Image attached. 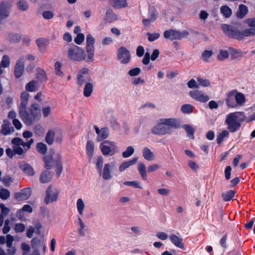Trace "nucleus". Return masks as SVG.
<instances>
[{
	"mask_svg": "<svg viewBox=\"0 0 255 255\" xmlns=\"http://www.w3.org/2000/svg\"><path fill=\"white\" fill-rule=\"evenodd\" d=\"M20 118L24 123L28 126H32L35 122L39 120L40 110L38 104L31 105L29 109L25 108L18 110Z\"/></svg>",
	"mask_w": 255,
	"mask_h": 255,
	"instance_id": "1",
	"label": "nucleus"
},
{
	"mask_svg": "<svg viewBox=\"0 0 255 255\" xmlns=\"http://www.w3.org/2000/svg\"><path fill=\"white\" fill-rule=\"evenodd\" d=\"M246 116L243 112H235L226 115L225 124L227 129L231 133L238 131L242 126V123L245 120Z\"/></svg>",
	"mask_w": 255,
	"mask_h": 255,
	"instance_id": "2",
	"label": "nucleus"
},
{
	"mask_svg": "<svg viewBox=\"0 0 255 255\" xmlns=\"http://www.w3.org/2000/svg\"><path fill=\"white\" fill-rule=\"evenodd\" d=\"M102 154L106 156H112L118 152V148L115 141L105 140L99 145Z\"/></svg>",
	"mask_w": 255,
	"mask_h": 255,
	"instance_id": "3",
	"label": "nucleus"
},
{
	"mask_svg": "<svg viewBox=\"0 0 255 255\" xmlns=\"http://www.w3.org/2000/svg\"><path fill=\"white\" fill-rule=\"evenodd\" d=\"M67 54L68 58L72 61H81L86 57L85 51L75 45L68 49Z\"/></svg>",
	"mask_w": 255,
	"mask_h": 255,
	"instance_id": "4",
	"label": "nucleus"
},
{
	"mask_svg": "<svg viewBox=\"0 0 255 255\" xmlns=\"http://www.w3.org/2000/svg\"><path fill=\"white\" fill-rule=\"evenodd\" d=\"M221 28L225 34L229 38L238 39H243V35L240 29L236 26L227 24L221 25Z\"/></svg>",
	"mask_w": 255,
	"mask_h": 255,
	"instance_id": "5",
	"label": "nucleus"
},
{
	"mask_svg": "<svg viewBox=\"0 0 255 255\" xmlns=\"http://www.w3.org/2000/svg\"><path fill=\"white\" fill-rule=\"evenodd\" d=\"M86 52L87 56L86 61L87 62H92L94 60L95 54V48L94 44L95 43V39L91 34H87L86 36Z\"/></svg>",
	"mask_w": 255,
	"mask_h": 255,
	"instance_id": "6",
	"label": "nucleus"
},
{
	"mask_svg": "<svg viewBox=\"0 0 255 255\" xmlns=\"http://www.w3.org/2000/svg\"><path fill=\"white\" fill-rule=\"evenodd\" d=\"M151 132L155 135H163L171 134L172 130L163 124V122L161 121V119H160L159 122L152 128Z\"/></svg>",
	"mask_w": 255,
	"mask_h": 255,
	"instance_id": "7",
	"label": "nucleus"
},
{
	"mask_svg": "<svg viewBox=\"0 0 255 255\" xmlns=\"http://www.w3.org/2000/svg\"><path fill=\"white\" fill-rule=\"evenodd\" d=\"M12 2L10 0H2L0 2V20L9 16V10L11 7Z\"/></svg>",
	"mask_w": 255,
	"mask_h": 255,
	"instance_id": "8",
	"label": "nucleus"
},
{
	"mask_svg": "<svg viewBox=\"0 0 255 255\" xmlns=\"http://www.w3.org/2000/svg\"><path fill=\"white\" fill-rule=\"evenodd\" d=\"M117 58L122 64H128L131 58L129 51L125 47H121L118 50Z\"/></svg>",
	"mask_w": 255,
	"mask_h": 255,
	"instance_id": "9",
	"label": "nucleus"
},
{
	"mask_svg": "<svg viewBox=\"0 0 255 255\" xmlns=\"http://www.w3.org/2000/svg\"><path fill=\"white\" fill-rule=\"evenodd\" d=\"M59 195V191L51 186L48 187L46 191V196L44 198V202L46 204L57 201Z\"/></svg>",
	"mask_w": 255,
	"mask_h": 255,
	"instance_id": "10",
	"label": "nucleus"
},
{
	"mask_svg": "<svg viewBox=\"0 0 255 255\" xmlns=\"http://www.w3.org/2000/svg\"><path fill=\"white\" fill-rule=\"evenodd\" d=\"M190 96L196 101L206 103L209 100V97L202 91L195 90L189 92Z\"/></svg>",
	"mask_w": 255,
	"mask_h": 255,
	"instance_id": "11",
	"label": "nucleus"
},
{
	"mask_svg": "<svg viewBox=\"0 0 255 255\" xmlns=\"http://www.w3.org/2000/svg\"><path fill=\"white\" fill-rule=\"evenodd\" d=\"M94 128L97 135L96 140L98 142H102L105 140L109 135V129L107 127L102 128L100 129L97 126L94 125Z\"/></svg>",
	"mask_w": 255,
	"mask_h": 255,
	"instance_id": "12",
	"label": "nucleus"
},
{
	"mask_svg": "<svg viewBox=\"0 0 255 255\" xmlns=\"http://www.w3.org/2000/svg\"><path fill=\"white\" fill-rule=\"evenodd\" d=\"M31 189L27 187L22 189L19 192L14 194V198L18 201L26 200L31 195Z\"/></svg>",
	"mask_w": 255,
	"mask_h": 255,
	"instance_id": "13",
	"label": "nucleus"
},
{
	"mask_svg": "<svg viewBox=\"0 0 255 255\" xmlns=\"http://www.w3.org/2000/svg\"><path fill=\"white\" fill-rule=\"evenodd\" d=\"M158 12L153 6H150L148 8V18H143L142 22L146 26H149L150 22H153L157 18Z\"/></svg>",
	"mask_w": 255,
	"mask_h": 255,
	"instance_id": "14",
	"label": "nucleus"
},
{
	"mask_svg": "<svg viewBox=\"0 0 255 255\" xmlns=\"http://www.w3.org/2000/svg\"><path fill=\"white\" fill-rule=\"evenodd\" d=\"M236 90H233L227 93V97L225 99L226 106L229 108H236L238 104L235 102V94Z\"/></svg>",
	"mask_w": 255,
	"mask_h": 255,
	"instance_id": "15",
	"label": "nucleus"
},
{
	"mask_svg": "<svg viewBox=\"0 0 255 255\" xmlns=\"http://www.w3.org/2000/svg\"><path fill=\"white\" fill-rule=\"evenodd\" d=\"M24 70V62L23 58H19L16 62L14 71V75L16 78H20L23 74Z\"/></svg>",
	"mask_w": 255,
	"mask_h": 255,
	"instance_id": "16",
	"label": "nucleus"
},
{
	"mask_svg": "<svg viewBox=\"0 0 255 255\" xmlns=\"http://www.w3.org/2000/svg\"><path fill=\"white\" fill-rule=\"evenodd\" d=\"M161 121L163 122L166 126L169 127L170 128H178L180 127L181 121L179 119L174 118H163L161 119Z\"/></svg>",
	"mask_w": 255,
	"mask_h": 255,
	"instance_id": "17",
	"label": "nucleus"
},
{
	"mask_svg": "<svg viewBox=\"0 0 255 255\" xmlns=\"http://www.w3.org/2000/svg\"><path fill=\"white\" fill-rule=\"evenodd\" d=\"M14 131V128L11 126V124L9 122H4L1 125L0 133L4 135H9L13 133Z\"/></svg>",
	"mask_w": 255,
	"mask_h": 255,
	"instance_id": "18",
	"label": "nucleus"
},
{
	"mask_svg": "<svg viewBox=\"0 0 255 255\" xmlns=\"http://www.w3.org/2000/svg\"><path fill=\"white\" fill-rule=\"evenodd\" d=\"M178 35V31L172 29L165 30L163 33L165 38L171 40H179Z\"/></svg>",
	"mask_w": 255,
	"mask_h": 255,
	"instance_id": "19",
	"label": "nucleus"
},
{
	"mask_svg": "<svg viewBox=\"0 0 255 255\" xmlns=\"http://www.w3.org/2000/svg\"><path fill=\"white\" fill-rule=\"evenodd\" d=\"M169 239L171 243L176 247L181 249H184V246L182 238H180L176 235L172 234L169 236Z\"/></svg>",
	"mask_w": 255,
	"mask_h": 255,
	"instance_id": "20",
	"label": "nucleus"
},
{
	"mask_svg": "<svg viewBox=\"0 0 255 255\" xmlns=\"http://www.w3.org/2000/svg\"><path fill=\"white\" fill-rule=\"evenodd\" d=\"M54 158L56 165V172L57 177H59L61 175L63 170V166L61 163V157L59 153H56Z\"/></svg>",
	"mask_w": 255,
	"mask_h": 255,
	"instance_id": "21",
	"label": "nucleus"
},
{
	"mask_svg": "<svg viewBox=\"0 0 255 255\" xmlns=\"http://www.w3.org/2000/svg\"><path fill=\"white\" fill-rule=\"evenodd\" d=\"M29 98V94L25 91L22 92L21 94V103L18 106V110L27 108L28 101Z\"/></svg>",
	"mask_w": 255,
	"mask_h": 255,
	"instance_id": "22",
	"label": "nucleus"
},
{
	"mask_svg": "<svg viewBox=\"0 0 255 255\" xmlns=\"http://www.w3.org/2000/svg\"><path fill=\"white\" fill-rule=\"evenodd\" d=\"M137 157L132 158L131 160H128L123 162L119 166V170L120 172H123L129 166L134 165L137 161Z\"/></svg>",
	"mask_w": 255,
	"mask_h": 255,
	"instance_id": "23",
	"label": "nucleus"
},
{
	"mask_svg": "<svg viewBox=\"0 0 255 255\" xmlns=\"http://www.w3.org/2000/svg\"><path fill=\"white\" fill-rule=\"evenodd\" d=\"M111 165L110 163H106L102 171V178L104 180H110L112 178L111 175Z\"/></svg>",
	"mask_w": 255,
	"mask_h": 255,
	"instance_id": "24",
	"label": "nucleus"
},
{
	"mask_svg": "<svg viewBox=\"0 0 255 255\" xmlns=\"http://www.w3.org/2000/svg\"><path fill=\"white\" fill-rule=\"evenodd\" d=\"M53 173L49 171H44L40 177V181L42 183L49 182L52 178Z\"/></svg>",
	"mask_w": 255,
	"mask_h": 255,
	"instance_id": "25",
	"label": "nucleus"
},
{
	"mask_svg": "<svg viewBox=\"0 0 255 255\" xmlns=\"http://www.w3.org/2000/svg\"><path fill=\"white\" fill-rule=\"evenodd\" d=\"M94 151V145L93 142L91 140H88L86 143V151L90 160L93 157Z\"/></svg>",
	"mask_w": 255,
	"mask_h": 255,
	"instance_id": "26",
	"label": "nucleus"
},
{
	"mask_svg": "<svg viewBox=\"0 0 255 255\" xmlns=\"http://www.w3.org/2000/svg\"><path fill=\"white\" fill-rule=\"evenodd\" d=\"M235 102L238 104V106H242L245 103L246 99L244 95L241 93L238 92L236 90V92L235 94Z\"/></svg>",
	"mask_w": 255,
	"mask_h": 255,
	"instance_id": "27",
	"label": "nucleus"
},
{
	"mask_svg": "<svg viewBox=\"0 0 255 255\" xmlns=\"http://www.w3.org/2000/svg\"><path fill=\"white\" fill-rule=\"evenodd\" d=\"M248 7L243 4L239 5V9L237 12V16L239 18H243L248 13Z\"/></svg>",
	"mask_w": 255,
	"mask_h": 255,
	"instance_id": "28",
	"label": "nucleus"
},
{
	"mask_svg": "<svg viewBox=\"0 0 255 255\" xmlns=\"http://www.w3.org/2000/svg\"><path fill=\"white\" fill-rule=\"evenodd\" d=\"M142 155L143 157L148 161L152 160L154 156L153 153L147 147H145L143 148Z\"/></svg>",
	"mask_w": 255,
	"mask_h": 255,
	"instance_id": "29",
	"label": "nucleus"
},
{
	"mask_svg": "<svg viewBox=\"0 0 255 255\" xmlns=\"http://www.w3.org/2000/svg\"><path fill=\"white\" fill-rule=\"evenodd\" d=\"M93 91V85L90 82L86 83L83 91V94L85 97H90Z\"/></svg>",
	"mask_w": 255,
	"mask_h": 255,
	"instance_id": "30",
	"label": "nucleus"
},
{
	"mask_svg": "<svg viewBox=\"0 0 255 255\" xmlns=\"http://www.w3.org/2000/svg\"><path fill=\"white\" fill-rule=\"evenodd\" d=\"M44 243L42 238H34L31 241V247L32 249H38Z\"/></svg>",
	"mask_w": 255,
	"mask_h": 255,
	"instance_id": "31",
	"label": "nucleus"
},
{
	"mask_svg": "<svg viewBox=\"0 0 255 255\" xmlns=\"http://www.w3.org/2000/svg\"><path fill=\"white\" fill-rule=\"evenodd\" d=\"M194 107L191 104H186L181 107V111L184 114H191L193 112Z\"/></svg>",
	"mask_w": 255,
	"mask_h": 255,
	"instance_id": "32",
	"label": "nucleus"
},
{
	"mask_svg": "<svg viewBox=\"0 0 255 255\" xmlns=\"http://www.w3.org/2000/svg\"><path fill=\"white\" fill-rule=\"evenodd\" d=\"M36 77L40 81H44L47 80V76L45 71L40 68H37Z\"/></svg>",
	"mask_w": 255,
	"mask_h": 255,
	"instance_id": "33",
	"label": "nucleus"
},
{
	"mask_svg": "<svg viewBox=\"0 0 255 255\" xmlns=\"http://www.w3.org/2000/svg\"><path fill=\"white\" fill-rule=\"evenodd\" d=\"M44 161L45 164V168L47 170L51 169L53 166V157L51 155L45 156L43 157Z\"/></svg>",
	"mask_w": 255,
	"mask_h": 255,
	"instance_id": "34",
	"label": "nucleus"
},
{
	"mask_svg": "<svg viewBox=\"0 0 255 255\" xmlns=\"http://www.w3.org/2000/svg\"><path fill=\"white\" fill-rule=\"evenodd\" d=\"M138 170L142 178L144 180H146L147 179V174L146 173L145 165L143 162L138 163Z\"/></svg>",
	"mask_w": 255,
	"mask_h": 255,
	"instance_id": "35",
	"label": "nucleus"
},
{
	"mask_svg": "<svg viewBox=\"0 0 255 255\" xmlns=\"http://www.w3.org/2000/svg\"><path fill=\"white\" fill-rule=\"evenodd\" d=\"M235 192L233 190H229L222 194V197L225 201H230L234 197Z\"/></svg>",
	"mask_w": 255,
	"mask_h": 255,
	"instance_id": "36",
	"label": "nucleus"
},
{
	"mask_svg": "<svg viewBox=\"0 0 255 255\" xmlns=\"http://www.w3.org/2000/svg\"><path fill=\"white\" fill-rule=\"evenodd\" d=\"M183 128L186 131L187 136L193 139L194 138V134L195 133L194 128L190 125H184Z\"/></svg>",
	"mask_w": 255,
	"mask_h": 255,
	"instance_id": "37",
	"label": "nucleus"
},
{
	"mask_svg": "<svg viewBox=\"0 0 255 255\" xmlns=\"http://www.w3.org/2000/svg\"><path fill=\"white\" fill-rule=\"evenodd\" d=\"M76 207L78 213L82 216L85 208V204L82 198H79L76 202Z\"/></svg>",
	"mask_w": 255,
	"mask_h": 255,
	"instance_id": "38",
	"label": "nucleus"
},
{
	"mask_svg": "<svg viewBox=\"0 0 255 255\" xmlns=\"http://www.w3.org/2000/svg\"><path fill=\"white\" fill-rule=\"evenodd\" d=\"M105 19L107 21L111 22L117 19V15L111 9H108L106 13Z\"/></svg>",
	"mask_w": 255,
	"mask_h": 255,
	"instance_id": "39",
	"label": "nucleus"
},
{
	"mask_svg": "<svg viewBox=\"0 0 255 255\" xmlns=\"http://www.w3.org/2000/svg\"><path fill=\"white\" fill-rule=\"evenodd\" d=\"M220 11L223 15L227 18L230 17L232 13L231 9L227 5L221 6Z\"/></svg>",
	"mask_w": 255,
	"mask_h": 255,
	"instance_id": "40",
	"label": "nucleus"
},
{
	"mask_svg": "<svg viewBox=\"0 0 255 255\" xmlns=\"http://www.w3.org/2000/svg\"><path fill=\"white\" fill-rule=\"evenodd\" d=\"M23 171L28 175L33 176L34 174V171L33 168L28 164H24L22 168Z\"/></svg>",
	"mask_w": 255,
	"mask_h": 255,
	"instance_id": "41",
	"label": "nucleus"
},
{
	"mask_svg": "<svg viewBox=\"0 0 255 255\" xmlns=\"http://www.w3.org/2000/svg\"><path fill=\"white\" fill-rule=\"evenodd\" d=\"M36 149L39 153L45 154L47 150V145L43 142H38L36 145Z\"/></svg>",
	"mask_w": 255,
	"mask_h": 255,
	"instance_id": "42",
	"label": "nucleus"
},
{
	"mask_svg": "<svg viewBox=\"0 0 255 255\" xmlns=\"http://www.w3.org/2000/svg\"><path fill=\"white\" fill-rule=\"evenodd\" d=\"M55 136V132L50 130L48 131L45 136V141L49 145H51L53 142L54 137Z\"/></svg>",
	"mask_w": 255,
	"mask_h": 255,
	"instance_id": "43",
	"label": "nucleus"
},
{
	"mask_svg": "<svg viewBox=\"0 0 255 255\" xmlns=\"http://www.w3.org/2000/svg\"><path fill=\"white\" fill-rule=\"evenodd\" d=\"M62 63L59 61L55 62L54 64V70L55 74L57 76L63 77V72L61 70Z\"/></svg>",
	"mask_w": 255,
	"mask_h": 255,
	"instance_id": "44",
	"label": "nucleus"
},
{
	"mask_svg": "<svg viewBox=\"0 0 255 255\" xmlns=\"http://www.w3.org/2000/svg\"><path fill=\"white\" fill-rule=\"evenodd\" d=\"M134 149L132 146L127 147L126 150L122 152V156L124 158H128L131 156L134 153Z\"/></svg>",
	"mask_w": 255,
	"mask_h": 255,
	"instance_id": "45",
	"label": "nucleus"
},
{
	"mask_svg": "<svg viewBox=\"0 0 255 255\" xmlns=\"http://www.w3.org/2000/svg\"><path fill=\"white\" fill-rule=\"evenodd\" d=\"M229 135V131L227 130H224L220 132L217 137V142L220 144L223 141L225 137H228Z\"/></svg>",
	"mask_w": 255,
	"mask_h": 255,
	"instance_id": "46",
	"label": "nucleus"
},
{
	"mask_svg": "<svg viewBox=\"0 0 255 255\" xmlns=\"http://www.w3.org/2000/svg\"><path fill=\"white\" fill-rule=\"evenodd\" d=\"M18 9L21 11L26 10L28 8V3L24 0H20L17 3Z\"/></svg>",
	"mask_w": 255,
	"mask_h": 255,
	"instance_id": "47",
	"label": "nucleus"
},
{
	"mask_svg": "<svg viewBox=\"0 0 255 255\" xmlns=\"http://www.w3.org/2000/svg\"><path fill=\"white\" fill-rule=\"evenodd\" d=\"M103 158L101 155L98 157L96 163V166L98 170V172L101 174L102 171V167L103 165Z\"/></svg>",
	"mask_w": 255,
	"mask_h": 255,
	"instance_id": "48",
	"label": "nucleus"
},
{
	"mask_svg": "<svg viewBox=\"0 0 255 255\" xmlns=\"http://www.w3.org/2000/svg\"><path fill=\"white\" fill-rule=\"evenodd\" d=\"M243 39L245 36H254L255 35V28L250 27V28L245 29L242 32Z\"/></svg>",
	"mask_w": 255,
	"mask_h": 255,
	"instance_id": "49",
	"label": "nucleus"
},
{
	"mask_svg": "<svg viewBox=\"0 0 255 255\" xmlns=\"http://www.w3.org/2000/svg\"><path fill=\"white\" fill-rule=\"evenodd\" d=\"M229 52L227 50H220L217 56V58L220 61H223L229 58Z\"/></svg>",
	"mask_w": 255,
	"mask_h": 255,
	"instance_id": "50",
	"label": "nucleus"
},
{
	"mask_svg": "<svg viewBox=\"0 0 255 255\" xmlns=\"http://www.w3.org/2000/svg\"><path fill=\"white\" fill-rule=\"evenodd\" d=\"M10 196V192L9 190L5 188H1L0 189V198L2 200H6Z\"/></svg>",
	"mask_w": 255,
	"mask_h": 255,
	"instance_id": "51",
	"label": "nucleus"
},
{
	"mask_svg": "<svg viewBox=\"0 0 255 255\" xmlns=\"http://www.w3.org/2000/svg\"><path fill=\"white\" fill-rule=\"evenodd\" d=\"M126 0H114V5L116 8L125 7L127 5Z\"/></svg>",
	"mask_w": 255,
	"mask_h": 255,
	"instance_id": "52",
	"label": "nucleus"
},
{
	"mask_svg": "<svg viewBox=\"0 0 255 255\" xmlns=\"http://www.w3.org/2000/svg\"><path fill=\"white\" fill-rule=\"evenodd\" d=\"M110 123L111 127L114 130H118L120 126L117 122V120L116 117L112 116L110 119Z\"/></svg>",
	"mask_w": 255,
	"mask_h": 255,
	"instance_id": "53",
	"label": "nucleus"
},
{
	"mask_svg": "<svg viewBox=\"0 0 255 255\" xmlns=\"http://www.w3.org/2000/svg\"><path fill=\"white\" fill-rule=\"evenodd\" d=\"M36 82L35 81H32L27 83L25 86V89L28 92H34L36 90Z\"/></svg>",
	"mask_w": 255,
	"mask_h": 255,
	"instance_id": "54",
	"label": "nucleus"
},
{
	"mask_svg": "<svg viewBox=\"0 0 255 255\" xmlns=\"http://www.w3.org/2000/svg\"><path fill=\"white\" fill-rule=\"evenodd\" d=\"M147 35H148V40L150 42L154 41L160 37V33L158 32L150 33L147 32Z\"/></svg>",
	"mask_w": 255,
	"mask_h": 255,
	"instance_id": "55",
	"label": "nucleus"
},
{
	"mask_svg": "<svg viewBox=\"0 0 255 255\" xmlns=\"http://www.w3.org/2000/svg\"><path fill=\"white\" fill-rule=\"evenodd\" d=\"M9 64L10 61L9 57L6 55H3L0 63L1 66L3 68H7L9 67Z\"/></svg>",
	"mask_w": 255,
	"mask_h": 255,
	"instance_id": "56",
	"label": "nucleus"
},
{
	"mask_svg": "<svg viewBox=\"0 0 255 255\" xmlns=\"http://www.w3.org/2000/svg\"><path fill=\"white\" fill-rule=\"evenodd\" d=\"M33 129L35 134L38 136L42 135L44 133L43 128L39 124L35 125Z\"/></svg>",
	"mask_w": 255,
	"mask_h": 255,
	"instance_id": "57",
	"label": "nucleus"
},
{
	"mask_svg": "<svg viewBox=\"0 0 255 255\" xmlns=\"http://www.w3.org/2000/svg\"><path fill=\"white\" fill-rule=\"evenodd\" d=\"M0 209L1 210L0 216H2L3 217L6 216L10 212L9 209L6 207L2 203L0 204Z\"/></svg>",
	"mask_w": 255,
	"mask_h": 255,
	"instance_id": "58",
	"label": "nucleus"
},
{
	"mask_svg": "<svg viewBox=\"0 0 255 255\" xmlns=\"http://www.w3.org/2000/svg\"><path fill=\"white\" fill-rule=\"evenodd\" d=\"M197 82L200 86L204 87H208L210 85V82L208 79L200 77L197 78Z\"/></svg>",
	"mask_w": 255,
	"mask_h": 255,
	"instance_id": "59",
	"label": "nucleus"
},
{
	"mask_svg": "<svg viewBox=\"0 0 255 255\" xmlns=\"http://www.w3.org/2000/svg\"><path fill=\"white\" fill-rule=\"evenodd\" d=\"M212 54L213 52L212 50H205L202 54V58L204 61L208 62L209 58Z\"/></svg>",
	"mask_w": 255,
	"mask_h": 255,
	"instance_id": "60",
	"label": "nucleus"
},
{
	"mask_svg": "<svg viewBox=\"0 0 255 255\" xmlns=\"http://www.w3.org/2000/svg\"><path fill=\"white\" fill-rule=\"evenodd\" d=\"M125 185L132 186L135 188L140 189L141 188V186L139 185V182L137 181H125L123 183Z\"/></svg>",
	"mask_w": 255,
	"mask_h": 255,
	"instance_id": "61",
	"label": "nucleus"
},
{
	"mask_svg": "<svg viewBox=\"0 0 255 255\" xmlns=\"http://www.w3.org/2000/svg\"><path fill=\"white\" fill-rule=\"evenodd\" d=\"M9 37L10 40L13 42H18L21 39V35L18 33L11 34Z\"/></svg>",
	"mask_w": 255,
	"mask_h": 255,
	"instance_id": "62",
	"label": "nucleus"
},
{
	"mask_svg": "<svg viewBox=\"0 0 255 255\" xmlns=\"http://www.w3.org/2000/svg\"><path fill=\"white\" fill-rule=\"evenodd\" d=\"M25 229V225L22 223H16L15 225L14 230L16 233H22Z\"/></svg>",
	"mask_w": 255,
	"mask_h": 255,
	"instance_id": "63",
	"label": "nucleus"
},
{
	"mask_svg": "<svg viewBox=\"0 0 255 255\" xmlns=\"http://www.w3.org/2000/svg\"><path fill=\"white\" fill-rule=\"evenodd\" d=\"M84 35L83 33H79L74 38V41L76 44L80 45L84 41Z\"/></svg>",
	"mask_w": 255,
	"mask_h": 255,
	"instance_id": "64",
	"label": "nucleus"
}]
</instances>
